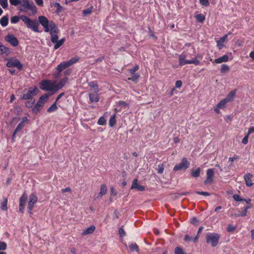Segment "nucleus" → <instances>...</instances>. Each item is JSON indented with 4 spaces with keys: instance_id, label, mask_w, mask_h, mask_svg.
Returning <instances> with one entry per match:
<instances>
[{
    "instance_id": "nucleus-1",
    "label": "nucleus",
    "mask_w": 254,
    "mask_h": 254,
    "mask_svg": "<svg viewBox=\"0 0 254 254\" xmlns=\"http://www.w3.org/2000/svg\"><path fill=\"white\" fill-rule=\"evenodd\" d=\"M39 23L43 27L45 32H50L51 37V41L52 43L57 42L59 39L58 33L59 29L53 21H49L48 18L44 16H40L38 17Z\"/></svg>"
},
{
    "instance_id": "nucleus-2",
    "label": "nucleus",
    "mask_w": 254,
    "mask_h": 254,
    "mask_svg": "<svg viewBox=\"0 0 254 254\" xmlns=\"http://www.w3.org/2000/svg\"><path fill=\"white\" fill-rule=\"evenodd\" d=\"M20 19L24 23V24L28 28L31 29L34 32H39L38 29L39 26V23L38 21L36 19L33 20L25 15H22L20 16H13L10 18V22L12 24H16L19 22Z\"/></svg>"
},
{
    "instance_id": "nucleus-3",
    "label": "nucleus",
    "mask_w": 254,
    "mask_h": 254,
    "mask_svg": "<svg viewBox=\"0 0 254 254\" xmlns=\"http://www.w3.org/2000/svg\"><path fill=\"white\" fill-rule=\"evenodd\" d=\"M19 10L24 12L31 11L33 14L36 13L37 11V8L33 2L30 1L29 0H21Z\"/></svg>"
},
{
    "instance_id": "nucleus-4",
    "label": "nucleus",
    "mask_w": 254,
    "mask_h": 254,
    "mask_svg": "<svg viewBox=\"0 0 254 254\" xmlns=\"http://www.w3.org/2000/svg\"><path fill=\"white\" fill-rule=\"evenodd\" d=\"M40 89L43 91L57 92L56 82H52L49 80H44L42 81L40 83Z\"/></svg>"
},
{
    "instance_id": "nucleus-5",
    "label": "nucleus",
    "mask_w": 254,
    "mask_h": 254,
    "mask_svg": "<svg viewBox=\"0 0 254 254\" xmlns=\"http://www.w3.org/2000/svg\"><path fill=\"white\" fill-rule=\"evenodd\" d=\"M188 55L184 53L180 55L179 58V64L180 66H183L187 64H193L195 65L200 64V62L196 58L192 59L191 60H186L188 58Z\"/></svg>"
},
{
    "instance_id": "nucleus-6",
    "label": "nucleus",
    "mask_w": 254,
    "mask_h": 254,
    "mask_svg": "<svg viewBox=\"0 0 254 254\" xmlns=\"http://www.w3.org/2000/svg\"><path fill=\"white\" fill-rule=\"evenodd\" d=\"M219 235L215 233H208L206 235V243L211 244L213 247H215L218 243Z\"/></svg>"
},
{
    "instance_id": "nucleus-7",
    "label": "nucleus",
    "mask_w": 254,
    "mask_h": 254,
    "mask_svg": "<svg viewBox=\"0 0 254 254\" xmlns=\"http://www.w3.org/2000/svg\"><path fill=\"white\" fill-rule=\"evenodd\" d=\"M6 66L8 67H16L19 70H21L23 67V65L20 61L15 58L8 59L6 63Z\"/></svg>"
},
{
    "instance_id": "nucleus-8",
    "label": "nucleus",
    "mask_w": 254,
    "mask_h": 254,
    "mask_svg": "<svg viewBox=\"0 0 254 254\" xmlns=\"http://www.w3.org/2000/svg\"><path fill=\"white\" fill-rule=\"evenodd\" d=\"M38 91L37 87H34L33 89H29L26 92L23 93L21 98L24 100L34 99L33 96L36 95Z\"/></svg>"
},
{
    "instance_id": "nucleus-9",
    "label": "nucleus",
    "mask_w": 254,
    "mask_h": 254,
    "mask_svg": "<svg viewBox=\"0 0 254 254\" xmlns=\"http://www.w3.org/2000/svg\"><path fill=\"white\" fill-rule=\"evenodd\" d=\"M190 162L186 158H183L181 162L176 165L174 167V171L186 170L189 167Z\"/></svg>"
},
{
    "instance_id": "nucleus-10",
    "label": "nucleus",
    "mask_w": 254,
    "mask_h": 254,
    "mask_svg": "<svg viewBox=\"0 0 254 254\" xmlns=\"http://www.w3.org/2000/svg\"><path fill=\"white\" fill-rule=\"evenodd\" d=\"M38 201V197L35 194L32 193L29 196V201L28 203V212L30 214H32L33 208L34 205Z\"/></svg>"
},
{
    "instance_id": "nucleus-11",
    "label": "nucleus",
    "mask_w": 254,
    "mask_h": 254,
    "mask_svg": "<svg viewBox=\"0 0 254 254\" xmlns=\"http://www.w3.org/2000/svg\"><path fill=\"white\" fill-rule=\"evenodd\" d=\"M5 40L13 47H16L19 44L18 39L12 34L6 35L5 37Z\"/></svg>"
},
{
    "instance_id": "nucleus-12",
    "label": "nucleus",
    "mask_w": 254,
    "mask_h": 254,
    "mask_svg": "<svg viewBox=\"0 0 254 254\" xmlns=\"http://www.w3.org/2000/svg\"><path fill=\"white\" fill-rule=\"evenodd\" d=\"M139 69V66L138 65H135L133 68L130 69L128 70L130 73L131 74V77L128 78V80H131L133 81H136L138 78L139 77V74L137 73H135V72L138 70Z\"/></svg>"
},
{
    "instance_id": "nucleus-13",
    "label": "nucleus",
    "mask_w": 254,
    "mask_h": 254,
    "mask_svg": "<svg viewBox=\"0 0 254 254\" xmlns=\"http://www.w3.org/2000/svg\"><path fill=\"white\" fill-rule=\"evenodd\" d=\"M214 177V170L212 169H209L206 171V179L204 181L205 185L210 184L213 182Z\"/></svg>"
},
{
    "instance_id": "nucleus-14",
    "label": "nucleus",
    "mask_w": 254,
    "mask_h": 254,
    "mask_svg": "<svg viewBox=\"0 0 254 254\" xmlns=\"http://www.w3.org/2000/svg\"><path fill=\"white\" fill-rule=\"evenodd\" d=\"M131 189H136L139 191H143L145 190V187L140 185L138 182V180L135 179L132 182Z\"/></svg>"
},
{
    "instance_id": "nucleus-15",
    "label": "nucleus",
    "mask_w": 254,
    "mask_h": 254,
    "mask_svg": "<svg viewBox=\"0 0 254 254\" xmlns=\"http://www.w3.org/2000/svg\"><path fill=\"white\" fill-rule=\"evenodd\" d=\"M253 175L249 173H247L244 176V180L245 181L246 185L248 187H251L253 185V183L252 180Z\"/></svg>"
},
{
    "instance_id": "nucleus-16",
    "label": "nucleus",
    "mask_w": 254,
    "mask_h": 254,
    "mask_svg": "<svg viewBox=\"0 0 254 254\" xmlns=\"http://www.w3.org/2000/svg\"><path fill=\"white\" fill-rule=\"evenodd\" d=\"M69 65L67 64L66 61H64L62 62L60 64H59L57 67H56V69L57 70L58 73L60 74L64 69L66 68L69 67Z\"/></svg>"
},
{
    "instance_id": "nucleus-17",
    "label": "nucleus",
    "mask_w": 254,
    "mask_h": 254,
    "mask_svg": "<svg viewBox=\"0 0 254 254\" xmlns=\"http://www.w3.org/2000/svg\"><path fill=\"white\" fill-rule=\"evenodd\" d=\"M229 61V57L228 55H225L221 57L214 60L213 63L221 64L222 63L227 62Z\"/></svg>"
},
{
    "instance_id": "nucleus-18",
    "label": "nucleus",
    "mask_w": 254,
    "mask_h": 254,
    "mask_svg": "<svg viewBox=\"0 0 254 254\" xmlns=\"http://www.w3.org/2000/svg\"><path fill=\"white\" fill-rule=\"evenodd\" d=\"M89 97L90 102H98L99 101V98L98 95V92H95L93 93H89Z\"/></svg>"
},
{
    "instance_id": "nucleus-19",
    "label": "nucleus",
    "mask_w": 254,
    "mask_h": 254,
    "mask_svg": "<svg viewBox=\"0 0 254 254\" xmlns=\"http://www.w3.org/2000/svg\"><path fill=\"white\" fill-rule=\"evenodd\" d=\"M235 95L236 90H232L229 93V94L227 95L226 98H224V99L227 103L231 102L234 100L235 97Z\"/></svg>"
},
{
    "instance_id": "nucleus-20",
    "label": "nucleus",
    "mask_w": 254,
    "mask_h": 254,
    "mask_svg": "<svg viewBox=\"0 0 254 254\" xmlns=\"http://www.w3.org/2000/svg\"><path fill=\"white\" fill-rule=\"evenodd\" d=\"M95 230V227L94 225H91L89 227L84 230L81 233L82 236H85L88 234L93 233Z\"/></svg>"
},
{
    "instance_id": "nucleus-21",
    "label": "nucleus",
    "mask_w": 254,
    "mask_h": 254,
    "mask_svg": "<svg viewBox=\"0 0 254 254\" xmlns=\"http://www.w3.org/2000/svg\"><path fill=\"white\" fill-rule=\"evenodd\" d=\"M67 81L68 78L66 77L61 79L58 85L56 84L57 91H58L59 89L62 88L65 84Z\"/></svg>"
},
{
    "instance_id": "nucleus-22",
    "label": "nucleus",
    "mask_w": 254,
    "mask_h": 254,
    "mask_svg": "<svg viewBox=\"0 0 254 254\" xmlns=\"http://www.w3.org/2000/svg\"><path fill=\"white\" fill-rule=\"evenodd\" d=\"M227 38V35H225L222 37H221L219 41L217 42V45L219 48V49H221L224 46V43Z\"/></svg>"
},
{
    "instance_id": "nucleus-23",
    "label": "nucleus",
    "mask_w": 254,
    "mask_h": 254,
    "mask_svg": "<svg viewBox=\"0 0 254 254\" xmlns=\"http://www.w3.org/2000/svg\"><path fill=\"white\" fill-rule=\"evenodd\" d=\"M10 52L9 49L7 47H5L3 46L0 42V55H2L4 54H8Z\"/></svg>"
},
{
    "instance_id": "nucleus-24",
    "label": "nucleus",
    "mask_w": 254,
    "mask_h": 254,
    "mask_svg": "<svg viewBox=\"0 0 254 254\" xmlns=\"http://www.w3.org/2000/svg\"><path fill=\"white\" fill-rule=\"evenodd\" d=\"M24 125L22 123H21V122H20L17 127H16V128L15 129V130H14V132L13 133V134H12V138H14L15 136V135L16 134L20 131L24 127Z\"/></svg>"
},
{
    "instance_id": "nucleus-25",
    "label": "nucleus",
    "mask_w": 254,
    "mask_h": 254,
    "mask_svg": "<svg viewBox=\"0 0 254 254\" xmlns=\"http://www.w3.org/2000/svg\"><path fill=\"white\" fill-rule=\"evenodd\" d=\"M8 23V16L5 15L2 17L0 20V24L3 27H5L7 25Z\"/></svg>"
},
{
    "instance_id": "nucleus-26",
    "label": "nucleus",
    "mask_w": 254,
    "mask_h": 254,
    "mask_svg": "<svg viewBox=\"0 0 254 254\" xmlns=\"http://www.w3.org/2000/svg\"><path fill=\"white\" fill-rule=\"evenodd\" d=\"M201 169L200 168H197L195 170L192 169L190 171V175L193 178H197L200 175Z\"/></svg>"
},
{
    "instance_id": "nucleus-27",
    "label": "nucleus",
    "mask_w": 254,
    "mask_h": 254,
    "mask_svg": "<svg viewBox=\"0 0 254 254\" xmlns=\"http://www.w3.org/2000/svg\"><path fill=\"white\" fill-rule=\"evenodd\" d=\"M116 113L112 115L109 119V125L110 127H114L116 123Z\"/></svg>"
},
{
    "instance_id": "nucleus-28",
    "label": "nucleus",
    "mask_w": 254,
    "mask_h": 254,
    "mask_svg": "<svg viewBox=\"0 0 254 254\" xmlns=\"http://www.w3.org/2000/svg\"><path fill=\"white\" fill-rule=\"evenodd\" d=\"M65 42V38H63L60 40H58L57 42L54 43L55 44L54 46V49L57 50L59 49Z\"/></svg>"
},
{
    "instance_id": "nucleus-29",
    "label": "nucleus",
    "mask_w": 254,
    "mask_h": 254,
    "mask_svg": "<svg viewBox=\"0 0 254 254\" xmlns=\"http://www.w3.org/2000/svg\"><path fill=\"white\" fill-rule=\"evenodd\" d=\"M107 189L106 186L104 184L101 186L100 191L99 193L98 196L101 197L107 192Z\"/></svg>"
},
{
    "instance_id": "nucleus-30",
    "label": "nucleus",
    "mask_w": 254,
    "mask_h": 254,
    "mask_svg": "<svg viewBox=\"0 0 254 254\" xmlns=\"http://www.w3.org/2000/svg\"><path fill=\"white\" fill-rule=\"evenodd\" d=\"M129 250L131 252H138L139 251L138 247L135 243H131L128 245Z\"/></svg>"
},
{
    "instance_id": "nucleus-31",
    "label": "nucleus",
    "mask_w": 254,
    "mask_h": 254,
    "mask_svg": "<svg viewBox=\"0 0 254 254\" xmlns=\"http://www.w3.org/2000/svg\"><path fill=\"white\" fill-rule=\"evenodd\" d=\"M79 60V58L77 57H75L71 59H70L69 61H66L67 62V64H68L69 66H71L72 64L77 63Z\"/></svg>"
},
{
    "instance_id": "nucleus-32",
    "label": "nucleus",
    "mask_w": 254,
    "mask_h": 254,
    "mask_svg": "<svg viewBox=\"0 0 254 254\" xmlns=\"http://www.w3.org/2000/svg\"><path fill=\"white\" fill-rule=\"evenodd\" d=\"M7 198H4L3 199V201L1 203L0 208L3 211L7 210Z\"/></svg>"
},
{
    "instance_id": "nucleus-33",
    "label": "nucleus",
    "mask_w": 254,
    "mask_h": 254,
    "mask_svg": "<svg viewBox=\"0 0 254 254\" xmlns=\"http://www.w3.org/2000/svg\"><path fill=\"white\" fill-rule=\"evenodd\" d=\"M88 85L90 87L94 88V91L95 92H99L98 87L96 82H90V83H89Z\"/></svg>"
},
{
    "instance_id": "nucleus-34",
    "label": "nucleus",
    "mask_w": 254,
    "mask_h": 254,
    "mask_svg": "<svg viewBox=\"0 0 254 254\" xmlns=\"http://www.w3.org/2000/svg\"><path fill=\"white\" fill-rule=\"evenodd\" d=\"M196 20L199 22H203L205 20V16L202 14H198L195 16Z\"/></svg>"
},
{
    "instance_id": "nucleus-35",
    "label": "nucleus",
    "mask_w": 254,
    "mask_h": 254,
    "mask_svg": "<svg viewBox=\"0 0 254 254\" xmlns=\"http://www.w3.org/2000/svg\"><path fill=\"white\" fill-rule=\"evenodd\" d=\"M58 109L56 102L52 104L47 110L48 113H51L56 111Z\"/></svg>"
},
{
    "instance_id": "nucleus-36",
    "label": "nucleus",
    "mask_w": 254,
    "mask_h": 254,
    "mask_svg": "<svg viewBox=\"0 0 254 254\" xmlns=\"http://www.w3.org/2000/svg\"><path fill=\"white\" fill-rule=\"evenodd\" d=\"M27 196L24 194L20 198L19 205H25L27 201Z\"/></svg>"
},
{
    "instance_id": "nucleus-37",
    "label": "nucleus",
    "mask_w": 254,
    "mask_h": 254,
    "mask_svg": "<svg viewBox=\"0 0 254 254\" xmlns=\"http://www.w3.org/2000/svg\"><path fill=\"white\" fill-rule=\"evenodd\" d=\"M92 7H89L83 10L82 13L84 16L90 15L92 12Z\"/></svg>"
},
{
    "instance_id": "nucleus-38",
    "label": "nucleus",
    "mask_w": 254,
    "mask_h": 254,
    "mask_svg": "<svg viewBox=\"0 0 254 254\" xmlns=\"http://www.w3.org/2000/svg\"><path fill=\"white\" fill-rule=\"evenodd\" d=\"M164 169V163L159 164L158 165L157 173L159 174H162Z\"/></svg>"
},
{
    "instance_id": "nucleus-39",
    "label": "nucleus",
    "mask_w": 254,
    "mask_h": 254,
    "mask_svg": "<svg viewBox=\"0 0 254 254\" xmlns=\"http://www.w3.org/2000/svg\"><path fill=\"white\" fill-rule=\"evenodd\" d=\"M175 254H185L182 248L177 247L175 249Z\"/></svg>"
},
{
    "instance_id": "nucleus-40",
    "label": "nucleus",
    "mask_w": 254,
    "mask_h": 254,
    "mask_svg": "<svg viewBox=\"0 0 254 254\" xmlns=\"http://www.w3.org/2000/svg\"><path fill=\"white\" fill-rule=\"evenodd\" d=\"M106 120H105V118L103 117H101L98 120L97 124L99 125L103 126L106 124Z\"/></svg>"
},
{
    "instance_id": "nucleus-41",
    "label": "nucleus",
    "mask_w": 254,
    "mask_h": 254,
    "mask_svg": "<svg viewBox=\"0 0 254 254\" xmlns=\"http://www.w3.org/2000/svg\"><path fill=\"white\" fill-rule=\"evenodd\" d=\"M30 101H27L25 103V106L27 108H31L33 106V105L34 104L35 100L34 99H29Z\"/></svg>"
},
{
    "instance_id": "nucleus-42",
    "label": "nucleus",
    "mask_w": 254,
    "mask_h": 254,
    "mask_svg": "<svg viewBox=\"0 0 254 254\" xmlns=\"http://www.w3.org/2000/svg\"><path fill=\"white\" fill-rule=\"evenodd\" d=\"M229 70V67L225 64H223L221 66L220 71L222 73L228 71Z\"/></svg>"
},
{
    "instance_id": "nucleus-43",
    "label": "nucleus",
    "mask_w": 254,
    "mask_h": 254,
    "mask_svg": "<svg viewBox=\"0 0 254 254\" xmlns=\"http://www.w3.org/2000/svg\"><path fill=\"white\" fill-rule=\"evenodd\" d=\"M0 4L3 8H6L8 6L7 0H0Z\"/></svg>"
},
{
    "instance_id": "nucleus-44",
    "label": "nucleus",
    "mask_w": 254,
    "mask_h": 254,
    "mask_svg": "<svg viewBox=\"0 0 254 254\" xmlns=\"http://www.w3.org/2000/svg\"><path fill=\"white\" fill-rule=\"evenodd\" d=\"M227 102L226 101V100L224 99L222 100H221L218 103V104L217 105L219 107H220L221 109L222 108H223L226 104L227 103Z\"/></svg>"
},
{
    "instance_id": "nucleus-45",
    "label": "nucleus",
    "mask_w": 254,
    "mask_h": 254,
    "mask_svg": "<svg viewBox=\"0 0 254 254\" xmlns=\"http://www.w3.org/2000/svg\"><path fill=\"white\" fill-rule=\"evenodd\" d=\"M21 0H9V2L11 5L14 6H17L20 4Z\"/></svg>"
},
{
    "instance_id": "nucleus-46",
    "label": "nucleus",
    "mask_w": 254,
    "mask_h": 254,
    "mask_svg": "<svg viewBox=\"0 0 254 254\" xmlns=\"http://www.w3.org/2000/svg\"><path fill=\"white\" fill-rule=\"evenodd\" d=\"M7 245L5 242L0 241V251H4L6 249Z\"/></svg>"
},
{
    "instance_id": "nucleus-47",
    "label": "nucleus",
    "mask_w": 254,
    "mask_h": 254,
    "mask_svg": "<svg viewBox=\"0 0 254 254\" xmlns=\"http://www.w3.org/2000/svg\"><path fill=\"white\" fill-rule=\"evenodd\" d=\"M49 98V95L47 94H45L41 96L40 98H39L42 101H43V103H45L46 101L47 100V99Z\"/></svg>"
},
{
    "instance_id": "nucleus-48",
    "label": "nucleus",
    "mask_w": 254,
    "mask_h": 254,
    "mask_svg": "<svg viewBox=\"0 0 254 254\" xmlns=\"http://www.w3.org/2000/svg\"><path fill=\"white\" fill-rule=\"evenodd\" d=\"M55 6L57 7V10H56V12L57 13H59L60 12L62 9H63V7L61 5V4L59 3V2H56L55 4H54Z\"/></svg>"
},
{
    "instance_id": "nucleus-49",
    "label": "nucleus",
    "mask_w": 254,
    "mask_h": 254,
    "mask_svg": "<svg viewBox=\"0 0 254 254\" xmlns=\"http://www.w3.org/2000/svg\"><path fill=\"white\" fill-rule=\"evenodd\" d=\"M119 234L121 237H123L126 235V233L124 230L123 228V227H121L119 229Z\"/></svg>"
},
{
    "instance_id": "nucleus-50",
    "label": "nucleus",
    "mask_w": 254,
    "mask_h": 254,
    "mask_svg": "<svg viewBox=\"0 0 254 254\" xmlns=\"http://www.w3.org/2000/svg\"><path fill=\"white\" fill-rule=\"evenodd\" d=\"M236 228V227L231 224H229L227 227V231L229 232H233Z\"/></svg>"
},
{
    "instance_id": "nucleus-51",
    "label": "nucleus",
    "mask_w": 254,
    "mask_h": 254,
    "mask_svg": "<svg viewBox=\"0 0 254 254\" xmlns=\"http://www.w3.org/2000/svg\"><path fill=\"white\" fill-rule=\"evenodd\" d=\"M233 197L234 200L236 201H243V199L241 198L240 196L238 194H235L233 195Z\"/></svg>"
},
{
    "instance_id": "nucleus-52",
    "label": "nucleus",
    "mask_w": 254,
    "mask_h": 254,
    "mask_svg": "<svg viewBox=\"0 0 254 254\" xmlns=\"http://www.w3.org/2000/svg\"><path fill=\"white\" fill-rule=\"evenodd\" d=\"M118 105L122 107H126L128 106L127 104L123 101H120L118 103Z\"/></svg>"
},
{
    "instance_id": "nucleus-53",
    "label": "nucleus",
    "mask_w": 254,
    "mask_h": 254,
    "mask_svg": "<svg viewBox=\"0 0 254 254\" xmlns=\"http://www.w3.org/2000/svg\"><path fill=\"white\" fill-rule=\"evenodd\" d=\"M200 3L203 6H207L209 5L208 0H199Z\"/></svg>"
},
{
    "instance_id": "nucleus-54",
    "label": "nucleus",
    "mask_w": 254,
    "mask_h": 254,
    "mask_svg": "<svg viewBox=\"0 0 254 254\" xmlns=\"http://www.w3.org/2000/svg\"><path fill=\"white\" fill-rule=\"evenodd\" d=\"M195 193L196 194H200V195H203L204 196H209L210 195L209 193L206 192V191H195Z\"/></svg>"
},
{
    "instance_id": "nucleus-55",
    "label": "nucleus",
    "mask_w": 254,
    "mask_h": 254,
    "mask_svg": "<svg viewBox=\"0 0 254 254\" xmlns=\"http://www.w3.org/2000/svg\"><path fill=\"white\" fill-rule=\"evenodd\" d=\"M40 109H41V108L40 107L37 106V105H35V106L32 109V111L34 113H37V112H38L40 110Z\"/></svg>"
},
{
    "instance_id": "nucleus-56",
    "label": "nucleus",
    "mask_w": 254,
    "mask_h": 254,
    "mask_svg": "<svg viewBox=\"0 0 254 254\" xmlns=\"http://www.w3.org/2000/svg\"><path fill=\"white\" fill-rule=\"evenodd\" d=\"M182 85V82L181 80H177L175 83V87L177 88H180Z\"/></svg>"
},
{
    "instance_id": "nucleus-57",
    "label": "nucleus",
    "mask_w": 254,
    "mask_h": 254,
    "mask_svg": "<svg viewBox=\"0 0 254 254\" xmlns=\"http://www.w3.org/2000/svg\"><path fill=\"white\" fill-rule=\"evenodd\" d=\"M44 104V103L40 99L36 104L37 106L40 107L41 108L43 107V105Z\"/></svg>"
},
{
    "instance_id": "nucleus-58",
    "label": "nucleus",
    "mask_w": 254,
    "mask_h": 254,
    "mask_svg": "<svg viewBox=\"0 0 254 254\" xmlns=\"http://www.w3.org/2000/svg\"><path fill=\"white\" fill-rule=\"evenodd\" d=\"M248 136L249 135L247 134L242 139V143L246 144L248 142Z\"/></svg>"
},
{
    "instance_id": "nucleus-59",
    "label": "nucleus",
    "mask_w": 254,
    "mask_h": 254,
    "mask_svg": "<svg viewBox=\"0 0 254 254\" xmlns=\"http://www.w3.org/2000/svg\"><path fill=\"white\" fill-rule=\"evenodd\" d=\"M35 1L38 5L40 6L43 5V0H35Z\"/></svg>"
},
{
    "instance_id": "nucleus-60",
    "label": "nucleus",
    "mask_w": 254,
    "mask_h": 254,
    "mask_svg": "<svg viewBox=\"0 0 254 254\" xmlns=\"http://www.w3.org/2000/svg\"><path fill=\"white\" fill-rule=\"evenodd\" d=\"M248 211L244 208V209L242 211V213L240 214H238V216H245L247 215Z\"/></svg>"
},
{
    "instance_id": "nucleus-61",
    "label": "nucleus",
    "mask_w": 254,
    "mask_h": 254,
    "mask_svg": "<svg viewBox=\"0 0 254 254\" xmlns=\"http://www.w3.org/2000/svg\"><path fill=\"white\" fill-rule=\"evenodd\" d=\"M225 120L227 123H230L232 120V117L230 115H228L225 117Z\"/></svg>"
},
{
    "instance_id": "nucleus-62",
    "label": "nucleus",
    "mask_w": 254,
    "mask_h": 254,
    "mask_svg": "<svg viewBox=\"0 0 254 254\" xmlns=\"http://www.w3.org/2000/svg\"><path fill=\"white\" fill-rule=\"evenodd\" d=\"M198 220L196 217L192 218L190 222L193 224H196L198 223Z\"/></svg>"
},
{
    "instance_id": "nucleus-63",
    "label": "nucleus",
    "mask_w": 254,
    "mask_h": 254,
    "mask_svg": "<svg viewBox=\"0 0 254 254\" xmlns=\"http://www.w3.org/2000/svg\"><path fill=\"white\" fill-rule=\"evenodd\" d=\"M28 121V118L26 117H24L22 118V121L20 122L25 125V124L27 123Z\"/></svg>"
},
{
    "instance_id": "nucleus-64",
    "label": "nucleus",
    "mask_w": 254,
    "mask_h": 254,
    "mask_svg": "<svg viewBox=\"0 0 254 254\" xmlns=\"http://www.w3.org/2000/svg\"><path fill=\"white\" fill-rule=\"evenodd\" d=\"M254 127H252L249 128L247 134L249 135V134H250L252 133H254Z\"/></svg>"
}]
</instances>
